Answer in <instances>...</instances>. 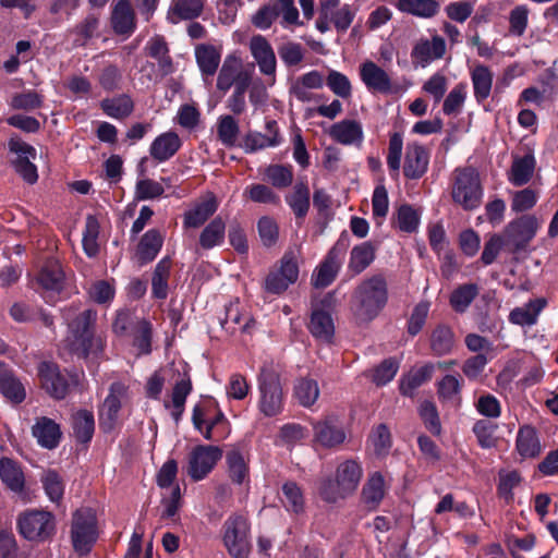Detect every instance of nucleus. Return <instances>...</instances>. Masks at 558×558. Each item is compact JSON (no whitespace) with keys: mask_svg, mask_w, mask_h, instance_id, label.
Returning a JSON list of instances; mask_svg holds the SVG:
<instances>
[{"mask_svg":"<svg viewBox=\"0 0 558 558\" xmlns=\"http://www.w3.org/2000/svg\"><path fill=\"white\" fill-rule=\"evenodd\" d=\"M538 229L537 219L532 215H523L511 220L504 229L506 250L511 254L526 252Z\"/></svg>","mask_w":558,"mask_h":558,"instance_id":"nucleus-7","label":"nucleus"},{"mask_svg":"<svg viewBox=\"0 0 558 558\" xmlns=\"http://www.w3.org/2000/svg\"><path fill=\"white\" fill-rule=\"evenodd\" d=\"M359 311L368 320L374 319L388 301L387 282L383 275L363 280L355 290Z\"/></svg>","mask_w":558,"mask_h":558,"instance_id":"nucleus-5","label":"nucleus"},{"mask_svg":"<svg viewBox=\"0 0 558 558\" xmlns=\"http://www.w3.org/2000/svg\"><path fill=\"white\" fill-rule=\"evenodd\" d=\"M100 223L95 215H87L83 231L82 246L88 257H96L99 253L98 236Z\"/></svg>","mask_w":558,"mask_h":558,"instance_id":"nucleus-42","label":"nucleus"},{"mask_svg":"<svg viewBox=\"0 0 558 558\" xmlns=\"http://www.w3.org/2000/svg\"><path fill=\"white\" fill-rule=\"evenodd\" d=\"M464 380L459 375L447 374L436 383V392L441 403L460 401Z\"/></svg>","mask_w":558,"mask_h":558,"instance_id":"nucleus-36","label":"nucleus"},{"mask_svg":"<svg viewBox=\"0 0 558 558\" xmlns=\"http://www.w3.org/2000/svg\"><path fill=\"white\" fill-rule=\"evenodd\" d=\"M421 216L410 204H402L398 207L392 217V225L402 232L413 233L417 230Z\"/></svg>","mask_w":558,"mask_h":558,"instance_id":"nucleus-44","label":"nucleus"},{"mask_svg":"<svg viewBox=\"0 0 558 558\" xmlns=\"http://www.w3.org/2000/svg\"><path fill=\"white\" fill-rule=\"evenodd\" d=\"M36 369L40 388L57 401L64 400L80 384L75 369L61 368L53 361H41Z\"/></svg>","mask_w":558,"mask_h":558,"instance_id":"nucleus-2","label":"nucleus"},{"mask_svg":"<svg viewBox=\"0 0 558 558\" xmlns=\"http://www.w3.org/2000/svg\"><path fill=\"white\" fill-rule=\"evenodd\" d=\"M349 489V461L342 462L335 474L320 482L318 493L329 504L344 499Z\"/></svg>","mask_w":558,"mask_h":558,"instance_id":"nucleus-11","label":"nucleus"},{"mask_svg":"<svg viewBox=\"0 0 558 558\" xmlns=\"http://www.w3.org/2000/svg\"><path fill=\"white\" fill-rule=\"evenodd\" d=\"M64 279L65 275L61 264L54 258H48L35 277L36 287L34 289L37 292L51 291L59 293L63 290Z\"/></svg>","mask_w":558,"mask_h":558,"instance_id":"nucleus-14","label":"nucleus"},{"mask_svg":"<svg viewBox=\"0 0 558 558\" xmlns=\"http://www.w3.org/2000/svg\"><path fill=\"white\" fill-rule=\"evenodd\" d=\"M418 413L426 429L435 436L440 435L441 423L436 404L433 401L425 400L421 403Z\"/></svg>","mask_w":558,"mask_h":558,"instance_id":"nucleus-55","label":"nucleus"},{"mask_svg":"<svg viewBox=\"0 0 558 558\" xmlns=\"http://www.w3.org/2000/svg\"><path fill=\"white\" fill-rule=\"evenodd\" d=\"M398 369L399 362L397 359L387 357L373 369L372 380L378 387L385 386L395 378Z\"/></svg>","mask_w":558,"mask_h":558,"instance_id":"nucleus-53","label":"nucleus"},{"mask_svg":"<svg viewBox=\"0 0 558 558\" xmlns=\"http://www.w3.org/2000/svg\"><path fill=\"white\" fill-rule=\"evenodd\" d=\"M307 329L315 339L330 343L335 336V325L331 313L323 308H312Z\"/></svg>","mask_w":558,"mask_h":558,"instance_id":"nucleus-25","label":"nucleus"},{"mask_svg":"<svg viewBox=\"0 0 558 558\" xmlns=\"http://www.w3.org/2000/svg\"><path fill=\"white\" fill-rule=\"evenodd\" d=\"M395 5L400 12L421 19H432L440 11L438 0H397Z\"/></svg>","mask_w":558,"mask_h":558,"instance_id":"nucleus-33","label":"nucleus"},{"mask_svg":"<svg viewBox=\"0 0 558 558\" xmlns=\"http://www.w3.org/2000/svg\"><path fill=\"white\" fill-rule=\"evenodd\" d=\"M478 295L476 283H464L457 287L450 294L449 304L456 313H464Z\"/></svg>","mask_w":558,"mask_h":558,"instance_id":"nucleus-40","label":"nucleus"},{"mask_svg":"<svg viewBox=\"0 0 558 558\" xmlns=\"http://www.w3.org/2000/svg\"><path fill=\"white\" fill-rule=\"evenodd\" d=\"M182 141L179 135L173 132H165L158 135L149 147L150 156L158 162H165L172 158L181 148Z\"/></svg>","mask_w":558,"mask_h":558,"instance_id":"nucleus-23","label":"nucleus"},{"mask_svg":"<svg viewBox=\"0 0 558 558\" xmlns=\"http://www.w3.org/2000/svg\"><path fill=\"white\" fill-rule=\"evenodd\" d=\"M484 190L480 173L472 166L459 167L453 171L451 197L464 210L472 211L482 204Z\"/></svg>","mask_w":558,"mask_h":558,"instance_id":"nucleus-3","label":"nucleus"},{"mask_svg":"<svg viewBox=\"0 0 558 558\" xmlns=\"http://www.w3.org/2000/svg\"><path fill=\"white\" fill-rule=\"evenodd\" d=\"M278 16L279 12L277 11V7L274 4V1L270 0L256 11L251 21L255 27L265 31L270 28Z\"/></svg>","mask_w":558,"mask_h":558,"instance_id":"nucleus-64","label":"nucleus"},{"mask_svg":"<svg viewBox=\"0 0 558 558\" xmlns=\"http://www.w3.org/2000/svg\"><path fill=\"white\" fill-rule=\"evenodd\" d=\"M32 432L38 444L48 450L58 447L62 437L60 425L47 416L37 418Z\"/></svg>","mask_w":558,"mask_h":558,"instance_id":"nucleus-22","label":"nucleus"},{"mask_svg":"<svg viewBox=\"0 0 558 558\" xmlns=\"http://www.w3.org/2000/svg\"><path fill=\"white\" fill-rule=\"evenodd\" d=\"M71 425L76 442L83 446L82 449H87L95 433L94 413L87 409L77 410L72 415Z\"/></svg>","mask_w":558,"mask_h":558,"instance_id":"nucleus-24","label":"nucleus"},{"mask_svg":"<svg viewBox=\"0 0 558 558\" xmlns=\"http://www.w3.org/2000/svg\"><path fill=\"white\" fill-rule=\"evenodd\" d=\"M434 372L435 364L427 362L417 369H412L408 374L402 375L399 384L400 393L412 398L417 388L432 379Z\"/></svg>","mask_w":558,"mask_h":558,"instance_id":"nucleus-26","label":"nucleus"},{"mask_svg":"<svg viewBox=\"0 0 558 558\" xmlns=\"http://www.w3.org/2000/svg\"><path fill=\"white\" fill-rule=\"evenodd\" d=\"M314 441L330 449L345 439L343 425L335 414L326 415L323 420L313 422Z\"/></svg>","mask_w":558,"mask_h":558,"instance_id":"nucleus-12","label":"nucleus"},{"mask_svg":"<svg viewBox=\"0 0 558 558\" xmlns=\"http://www.w3.org/2000/svg\"><path fill=\"white\" fill-rule=\"evenodd\" d=\"M307 436L306 428L298 423H287L280 427L277 442L284 446L287 450L293 447Z\"/></svg>","mask_w":558,"mask_h":558,"instance_id":"nucleus-49","label":"nucleus"},{"mask_svg":"<svg viewBox=\"0 0 558 558\" xmlns=\"http://www.w3.org/2000/svg\"><path fill=\"white\" fill-rule=\"evenodd\" d=\"M360 75L369 92L380 94L391 92V80L389 75L373 61L363 63Z\"/></svg>","mask_w":558,"mask_h":558,"instance_id":"nucleus-21","label":"nucleus"},{"mask_svg":"<svg viewBox=\"0 0 558 558\" xmlns=\"http://www.w3.org/2000/svg\"><path fill=\"white\" fill-rule=\"evenodd\" d=\"M293 396L302 407L311 408L319 397L317 381L311 378L299 379L294 385Z\"/></svg>","mask_w":558,"mask_h":558,"instance_id":"nucleus-46","label":"nucleus"},{"mask_svg":"<svg viewBox=\"0 0 558 558\" xmlns=\"http://www.w3.org/2000/svg\"><path fill=\"white\" fill-rule=\"evenodd\" d=\"M247 523L245 518L242 515H236L231 518L226 523V532H225V544L234 543L241 541H247Z\"/></svg>","mask_w":558,"mask_h":558,"instance_id":"nucleus-60","label":"nucleus"},{"mask_svg":"<svg viewBox=\"0 0 558 558\" xmlns=\"http://www.w3.org/2000/svg\"><path fill=\"white\" fill-rule=\"evenodd\" d=\"M218 456H191L187 474L194 480L204 478L216 465Z\"/></svg>","mask_w":558,"mask_h":558,"instance_id":"nucleus-50","label":"nucleus"},{"mask_svg":"<svg viewBox=\"0 0 558 558\" xmlns=\"http://www.w3.org/2000/svg\"><path fill=\"white\" fill-rule=\"evenodd\" d=\"M213 411H216V414L214 416L209 415L204 437L210 440H219L225 437L229 422L218 407L211 408Z\"/></svg>","mask_w":558,"mask_h":558,"instance_id":"nucleus-57","label":"nucleus"},{"mask_svg":"<svg viewBox=\"0 0 558 558\" xmlns=\"http://www.w3.org/2000/svg\"><path fill=\"white\" fill-rule=\"evenodd\" d=\"M43 104L44 97L36 90H27L20 94H15L12 97L11 101L12 108L26 111L41 108Z\"/></svg>","mask_w":558,"mask_h":558,"instance_id":"nucleus-61","label":"nucleus"},{"mask_svg":"<svg viewBox=\"0 0 558 558\" xmlns=\"http://www.w3.org/2000/svg\"><path fill=\"white\" fill-rule=\"evenodd\" d=\"M96 322L97 311L87 308L69 324L73 336L71 351L80 357L87 359L89 354L98 356L104 352L105 340L95 335Z\"/></svg>","mask_w":558,"mask_h":558,"instance_id":"nucleus-1","label":"nucleus"},{"mask_svg":"<svg viewBox=\"0 0 558 558\" xmlns=\"http://www.w3.org/2000/svg\"><path fill=\"white\" fill-rule=\"evenodd\" d=\"M250 50L258 64L259 71L265 75H275L276 56L271 45L262 35H255L251 38Z\"/></svg>","mask_w":558,"mask_h":558,"instance_id":"nucleus-18","label":"nucleus"},{"mask_svg":"<svg viewBox=\"0 0 558 558\" xmlns=\"http://www.w3.org/2000/svg\"><path fill=\"white\" fill-rule=\"evenodd\" d=\"M299 264L293 252L283 254L279 260V268L270 270L264 280V291L271 295H281L299 278Z\"/></svg>","mask_w":558,"mask_h":558,"instance_id":"nucleus-8","label":"nucleus"},{"mask_svg":"<svg viewBox=\"0 0 558 558\" xmlns=\"http://www.w3.org/2000/svg\"><path fill=\"white\" fill-rule=\"evenodd\" d=\"M226 238V222L217 216L202 230L198 244L203 250H211L223 244Z\"/></svg>","mask_w":558,"mask_h":558,"instance_id":"nucleus-37","label":"nucleus"},{"mask_svg":"<svg viewBox=\"0 0 558 558\" xmlns=\"http://www.w3.org/2000/svg\"><path fill=\"white\" fill-rule=\"evenodd\" d=\"M266 179L277 189H286L293 181L291 166L270 165L265 169Z\"/></svg>","mask_w":558,"mask_h":558,"instance_id":"nucleus-52","label":"nucleus"},{"mask_svg":"<svg viewBox=\"0 0 558 558\" xmlns=\"http://www.w3.org/2000/svg\"><path fill=\"white\" fill-rule=\"evenodd\" d=\"M165 193L161 183L153 179L137 180L135 185V198L137 201L155 199Z\"/></svg>","mask_w":558,"mask_h":558,"instance_id":"nucleus-62","label":"nucleus"},{"mask_svg":"<svg viewBox=\"0 0 558 558\" xmlns=\"http://www.w3.org/2000/svg\"><path fill=\"white\" fill-rule=\"evenodd\" d=\"M429 153L416 142L408 144L403 163V175L409 180H418L428 170Z\"/></svg>","mask_w":558,"mask_h":558,"instance_id":"nucleus-15","label":"nucleus"},{"mask_svg":"<svg viewBox=\"0 0 558 558\" xmlns=\"http://www.w3.org/2000/svg\"><path fill=\"white\" fill-rule=\"evenodd\" d=\"M20 533L28 541L44 542L56 530L54 517L44 510H29L20 514L17 520Z\"/></svg>","mask_w":558,"mask_h":558,"instance_id":"nucleus-9","label":"nucleus"},{"mask_svg":"<svg viewBox=\"0 0 558 558\" xmlns=\"http://www.w3.org/2000/svg\"><path fill=\"white\" fill-rule=\"evenodd\" d=\"M128 391L121 381H113L109 387V393L98 409L99 428L105 434L113 433L119 426V415L122 409V398Z\"/></svg>","mask_w":558,"mask_h":558,"instance_id":"nucleus-10","label":"nucleus"},{"mask_svg":"<svg viewBox=\"0 0 558 558\" xmlns=\"http://www.w3.org/2000/svg\"><path fill=\"white\" fill-rule=\"evenodd\" d=\"M102 112L113 119L123 120L134 111V101L128 94L105 98L100 101Z\"/></svg>","mask_w":558,"mask_h":558,"instance_id":"nucleus-35","label":"nucleus"},{"mask_svg":"<svg viewBox=\"0 0 558 558\" xmlns=\"http://www.w3.org/2000/svg\"><path fill=\"white\" fill-rule=\"evenodd\" d=\"M204 11V0H175L168 11V21L177 24L180 21L195 20Z\"/></svg>","mask_w":558,"mask_h":558,"instance_id":"nucleus-32","label":"nucleus"},{"mask_svg":"<svg viewBox=\"0 0 558 558\" xmlns=\"http://www.w3.org/2000/svg\"><path fill=\"white\" fill-rule=\"evenodd\" d=\"M244 193L252 202L259 204L277 205L280 202L279 196L272 191L271 187L260 183L251 184L245 189Z\"/></svg>","mask_w":558,"mask_h":558,"instance_id":"nucleus-59","label":"nucleus"},{"mask_svg":"<svg viewBox=\"0 0 558 558\" xmlns=\"http://www.w3.org/2000/svg\"><path fill=\"white\" fill-rule=\"evenodd\" d=\"M197 65L203 75L213 76L220 63V53L211 45H199L195 49Z\"/></svg>","mask_w":558,"mask_h":558,"instance_id":"nucleus-41","label":"nucleus"},{"mask_svg":"<svg viewBox=\"0 0 558 558\" xmlns=\"http://www.w3.org/2000/svg\"><path fill=\"white\" fill-rule=\"evenodd\" d=\"M259 392L258 409L267 417L279 415L284 407V393L279 374L268 366H263L257 375Z\"/></svg>","mask_w":558,"mask_h":558,"instance_id":"nucleus-4","label":"nucleus"},{"mask_svg":"<svg viewBox=\"0 0 558 558\" xmlns=\"http://www.w3.org/2000/svg\"><path fill=\"white\" fill-rule=\"evenodd\" d=\"M340 268L341 260L339 258V251L332 247L313 270L311 284L315 289L329 287L337 278Z\"/></svg>","mask_w":558,"mask_h":558,"instance_id":"nucleus-16","label":"nucleus"},{"mask_svg":"<svg viewBox=\"0 0 558 558\" xmlns=\"http://www.w3.org/2000/svg\"><path fill=\"white\" fill-rule=\"evenodd\" d=\"M163 245V236L159 229H149L146 231L136 246V260L140 266L151 263Z\"/></svg>","mask_w":558,"mask_h":558,"instance_id":"nucleus-20","label":"nucleus"},{"mask_svg":"<svg viewBox=\"0 0 558 558\" xmlns=\"http://www.w3.org/2000/svg\"><path fill=\"white\" fill-rule=\"evenodd\" d=\"M493 72L487 65L477 64L471 72L473 93L478 104L485 101L492 92Z\"/></svg>","mask_w":558,"mask_h":558,"instance_id":"nucleus-39","label":"nucleus"},{"mask_svg":"<svg viewBox=\"0 0 558 558\" xmlns=\"http://www.w3.org/2000/svg\"><path fill=\"white\" fill-rule=\"evenodd\" d=\"M378 247L379 242L364 241L351 248V276L360 275L373 264Z\"/></svg>","mask_w":558,"mask_h":558,"instance_id":"nucleus-31","label":"nucleus"},{"mask_svg":"<svg viewBox=\"0 0 558 558\" xmlns=\"http://www.w3.org/2000/svg\"><path fill=\"white\" fill-rule=\"evenodd\" d=\"M446 52V41L442 37L436 35L428 39L420 40L411 51L413 62L418 63L422 68L427 66L433 60L440 59Z\"/></svg>","mask_w":558,"mask_h":558,"instance_id":"nucleus-19","label":"nucleus"},{"mask_svg":"<svg viewBox=\"0 0 558 558\" xmlns=\"http://www.w3.org/2000/svg\"><path fill=\"white\" fill-rule=\"evenodd\" d=\"M265 129L269 135H265L257 131H248L240 146L246 154H254L258 150H263L267 147H277L281 145L283 138L280 134V130L276 120H267Z\"/></svg>","mask_w":558,"mask_h":558,"instance_id":"nucleus-13","label":"nucleus"},{"mask_svg":"<svg viewBox=\"0 0 558 558\" xmlns=\"http://www.w3.org/2000/svg\"><path fill=\"white\" fill-rule=\"evenodd\" d=\"M0 393L12 404H21L26 399V389L21 379L13 371L0 384Z\"/></svg>","mask_w":558,"mask_h":558,"instance_id":"nucleus-45","label":"nucleus"},{"mask_svg":"<svg viewBox=\"0 0 558 558\" xmlns=\"http://www.w3.org/2000/svg\"><path fill=\"white\" fill-rule=\"evenodd\" d=\"M110 24L114 34L129 37L136 29V16L129 0H118L111 11Z\"/></svg>","mask_w":558,"mask_h":558,"instance_id":"nucleus-17","label":"nucleus"},{"mask_svg":"<svg viewBox=\"0 0 558 558\" xmlns=\"http://www.w3.org/2000/svg\"><path fill=\"white\" fill-rule=\"evenodd\" d=\"M193 385L191 380V376L189 374L187 366H183V372H179V378L175 380L172 392H171V401L169 403L181 405L185 404L187 396L192 392Z\"/></svg>","mask_w":558,"mask_h":558,"instance_id":"nucleus-54","label":"nucleus"},{"mask_svg":"<svg viewBox=\"0 0 558 558\" xmlns=\"http://www.w3.org/2000/svg\"><path fill=\"white\" fill-rule=\"evenodd\" d=\"M388 485L379 472L369 475L362 489V502L369 509L375 510L380 505L387 493Z\"/></svg>","mask_w":558,"mask_h":558,"instance_id":"nucleus-29","label":"nucleus"},{"mask_svg":"<svg viewBox=\"0 0 558 558\" xmlns=\"http://www.w3.org/2000/svg\"><path fill=\"white\" fill-rule=\"evenodd\" d=\"M0 477L12 492L23 493L25 485L24 473L14 460L8 457H3L0 460Z\"/></svg>","mask_w":558,"mask_h":558,"instance_id":"nucleus-38","label":"nucleus"},{"mask_svg":"<svg viewBox=\"0 0 558 558\" xmlns=\"http://www.w3.org/2000/svg\"><path fill=\"white\" fill-rule=\"evenodd\" d=\"M530 10L526 4H519L509 12V34L521 37L529 25Z\"/></svg>","mask_w":558,"mask_h":558,"instance_id":"nucleus-56","label":"nucleus"},{"mask_svg":"<svg viewBox=\"0 0 558 558\" xmlns=\"http://www.w3.org/2000/svg\"><path fill=\"white\" fill-rule=\"evenodd\" d=\"M218 209V202L214 195L209 198L195 204L194 207L186 210L183 215V227L199 228L202 227Z\"/></svg>","mask_w":558,"mask_h":558,"instance_id":"nucleus-30","label":"nucleus"},{"mask_svg":"<svg viewBox=\"0 0 558 558\" xmlns=\"http://www.w3.org/2000/svg\"><path fill=\"white\" fill-rule=\"evenodd\" d=\"M239 132V124L232 116H222L219 118L217 125V135L219 141L226 147H232L235 145Z\"/></svg>","mask_w":558,"mask_h":558,"instance_id":"nucleus-51","label":"nucleus"},{"mask_svg":"<svg viewBox=\"0 0 558 558\" xmlns=\"http://www.w3.org/2000/svg\"><path fill=\"white\" fill-rule=\"evenodd\" d=\"M257 230L260 241L265 246L271 247L277 243L279 236V228L272 218L268 216L259 218L257 222Z\"/></svg>","mask_w":558,"mask_h":558,"instance_id":"nucleus-63","label":"nucleus"},{"mask_svg":"<svg viewBox=\"0 0 558 558\" xmlns=\"http://www.w3.org/2000/svg\"><path fill=\"white\" fill-rule=\"evenodd\" d=\"M98 537L97 519L90 508L77 509L72 517L71 541L80 556L87 555Z\"/></svg>","mask_w":558,"mask_h":558,"instance_id":"nucleus-6","label":"nucleus"},{"mask_svg":"<svg viewBox=\"0 0 558 558\" xmlns=\"http://www.w3.org/2000/svg\"><path fill=\"white\" fill-rule=\"evenodd\" d=\"M403 148V135L393 132L389 136L387 166L392 178H398L400 171L401 156Z\"/></svg>","mask_w":558,"mask_h":558,"instance_id":"nucleus-48","label":"nucleus"},{"mask_svg":"<svg viewBox=\"0 0 558 558\" xmlns=\"http://www.w3.org/2000/svg\"><path fill=\"white\" fill-rule=\"evenodd\" d=\"M518 453H539L541 444L537 430L532 425H523L519 428L515 439Z\"/></svg>","mask_w":558,"mask_h":558,"instance_id":"nucleus-47","label":"nucleus"},{"mask_svg":"<svg viewBox=\"0 0 558 558\" xmlns=\"http://www.w3.org/2000/svg\"><path fill=\"white\" fill-rule=\"evenodd\" d=\"M535 158L531 154H526L521 158L514 159L511 166V173L509 180L515 186L526 184L534 172Z\"/></svg>","mask_w":558,"mask_h":558,"instance_id":"nucleus-43","label":"nucleus"},{"mask_svg":"<svg viewBox=\"0 0 558 558\" xmlns=\"http://www.w3.org/2000/svg\"><path fill=\"white\" fill-rule=\"evenodd\" d=\"M466 85L464 83L457 84L444 100L442 111L447 116L456 114L460 111L466 97Z\"/></svg>","mask_w":558,"mask_h":558,"instance_id":"nucleus-58","label":"nucleus"},{"mask_svg":"<svg viewBox=\"0 0 558 558\" xmlns=\"http://www.w3.org/2000/svg\"><path fill=\"white\" fill-rule=\"evenodd\" d=\"M310 187L306 182H296L290 194L286 195V202L293 211L296 220L303 221L310 209Z\"/></svg>","mask_w":558,"mask_h":558,"instance_id":"nucleus-34","label":"nucleus"},{"mask_svg":"<svg viewBox=\"0 0 558 558\" xmlns=\"http://www.w3.org/2000/svg\"><path fill=\"white\" fill-rule=\"evenodd\" d=\"M172 259L162 257L155 266L151 274V299L163 301L169 294V279L171 275Z\"/></svg>","mask_w":558,"mask_h":558,"instance_id":"nucleus-27","label":"nucleus"},{"mask_svg":"<svg viewBox=\"0 0 558 558\" xmlns=\"http://www.w3.org/2000/svg\"><path fill=\"white\" fill-rule=\"evenodd\" d=\"M456 335L452 328L446 324H438L430 332L429 349L433 355L441 357L453 352Z\"/></svg>","mask_w":558,"mask_h":558,"instance_id":"nucleus-28","label":"nucleus"}]
</instances>
